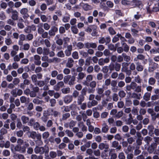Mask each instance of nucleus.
Wrapping results in <instances>:
<instances>
[{
	"mask_svg": "<svg viewBox=\"0 0 159 159\" xmlns=\"http://www.w3.org/2000/svg\"><path fill=\"white\" fill-rule=\"evenodd\" d=\"M109 154L110 159H116L117 158V154L116 153H112L111 151L110 152Z\"/></svg>",
	"mask_w": 159,
	"mask_h": 159,
	"instance_id": "nucleus-45",
	"label": "nucleus"
},
{
	"mask_svg": "<svg viewBox=\"0 0 159 159\" xmlns=\"http://www.w3.org/2000/svg\"><path fill=\"white\" fill-rule=\"evenodd\" d=\"M70 116V114L69 113L63 114L62 116V120H66Z\"/></svg>",
	"mask_w": 159,
	"mask_h": 159,
	"instance_id": "nucleus-48",
	"label": "nucleus"
},
{
	"mask_svg": "<svg viewBox=\"0 0 159 159\" xmlns=\"http://www.w3.org/2000/svg\"><path fill=\"white\" fill-rule=\"evenodd\" d=\"M152 138L148 136H146L143 139V141L148 145L152 141Z\"/></svg>",
	"mask_w": 159,
	"mask_h": 159,
	"instance_id": "nucleus-29",
	"label": "nucleus"
},
{
	"mask_svg": "<svg viewBox=\"0 0 159 159\" xmlns=\"http://www.w3.org/2000/svg\"><path fill=\"white\" fill-rule=\"evenodd\" d=\"M122 56L123 57L124 60L126 62H129L131 59L130 56L127 55L125 53H122Z\"/></svg>",
	"mask_w": 159,
	"mask_h": 159,
	"instance_id": "nucleus-35",
	"label": "nucleus"
},
{
	"mask_svg": "<svg viewBox=\"0 0 159 159\" xmlns=\"http://www.w3.org/2000/svg\"><path fill=\"white\" fill-rule=\"evenodd\" d=\"M97 85V83L95 81H92L90 83L89 86L90 88L94 89Z\"/></svg>",
	"mask_w": 159,
	"mask_h": 159,
	"instance_id": "nucleus-61",
	"label": "nucleus"
},
{
	"mask_svg": "<svg viewBox=\"0 0 159 159\" xmlns=\"http://www.w3.org/2000/svg\"><path fill=\"white\" fill-rule=\"evenodd\" d=\"M58 58L57 57H54L52 59H49L48 63H55L58 62Z\"/></svg>",
	"mask_w": 159,
	"mask_h": 159,
	"instance_id": "nucleus-43",
	"label": "nucleus"
},
{
	"mask_svg": "<svg viewBox=\"0 0 159 159\" xmlns=\"http://www.w3.org/2000/svg\"><path fill=\"white\" fill-rule=\"evenodd\" d=\"M61 91L63 93L67 94L70 92V89L69 88H65L61 89Z\"/></svg>",
	"mask_w": 159,
	"mask_h": 159,
	"instance_id": "nucleus-57",
	"label": "nucleus"
},
{
	"mask_svg": "<svg viewBox=\"0 0 159 159\" xmlns=\"http://www.w3.org/2000/svg\"><path fill=\"white\" fill-rule=\"evenodd\" d=\"M43 54L44 55H47L49 54V52H50V50L49 48H48L47 47H44L43 49Z\"/></svg>",
	"mask_w": 159,
	"mask_h": 159,
	"instance_id": "nucleus-59",
	"label": "nucleus"
},
{
	"mask_svg": "<svg viewBox=\"0 0 159 159\" xmlns=\"http://www.w3.org/2000/svg\"><path fill=\"white\" fill-rule=\"evenodd\" d=\"M70 78L68 82V84L70 86L73 85L75 84V82L76 79L74 74Z\"/></svg>",
	"mask_w": 159,
	"mask_h": 159,
	"instance_id": "nucleus-30",
	"label": "nucleus"
},
{
	"mask_svg": "<svg viewBox=\"0 0 159 159\" xmlns=\"http://www.w3.org/2000/svg\"><path fill=\"white\" fill-rule=\"evenodd\" d=\"M123 112L122 111H121L118 112H117L115 117L118 119L120 118L121 117L123 116Z\"/></svg>",
	"mask_w": 159,
	"mask_h": 159,
	"instance_id": "nucleus-54",
	"label": "nucleus"
},
{
	"mask_svg": "<svg viewBox=\"0 0 159 159\" xmlns=\"http://www.w3.org/2000/svg\"><path fill=\"white\" fill-rule=\"evenodd\" d=\"M73 100V98L72 96L68 95L65 96L64 98V101L66 103H70Z\"/></svg>",
	"mask_w": 159,
	"mask_h": 159,
	"instance_id": "nucleus-19",
	"label": "nucleus"
},
{
	"mask_svg": "<svg viewBox=\"0 0 159 159\" xmlns=\"http://www.w3.org/2000/svg\"><path fill=\"white\" fill-rule=\"evenodd\" d=\"M111 147L115 148L116 151H119L121 148V146L119 144V142L116 141H114L111 143Z\"/></svg>",
	"mask_w": 159,
	"mask_h": 159,
	"instance_id": "nucleus-8",
	"label": "nucleus"
},
{
	"mask_svg": "<svg viewBox=\"0 0 159 159\" xmlns=\"http://www.w3.org/2000/svg\"><path fill=\"white\" fill-rule=\"evenodd\" d=\"M141 86L138 85L136 83L134 82H131L129 85L126 86V89L128 91H130L131 90H134L137 93H140L142 91Z\"/></svg>",
	"mask_w": 159,
	"mask_h": 159,
	"instance_id": "nucleus-2",
	"label": "nucleus"
},
{
	"mask_svg": "<svg viewBox=\"0 0 159 159\" xmlns=\"http://www.w3.org/2000/svg\"><path fill=\"white\" fill-rule=\"evenodd\" d=\"M43 41L44 43L46 46L47 48H49L51 47V43L50 41L47 39H43L40 42Z\"/></svg>",
	"mask_w": 159,
	"mask_h": 159,
	"instance_id": "nucleus-36",
	"label": "nucleus"
},
{
	"mask_svg": "<svg viewBox=\"0 0 159 159\" xmlns=\"http://www.w3.org/2000/svg\"><path fill=\"white\" fill-rule=\"evenodd\" d=\"M21 119L23 124H26L29 122V118L25 116H22L21 117Z\"/></svg>",
	"mask_w": 159,
	"mask_h": 159,
	"instance_id": "nucleus-32",
	"label": "nucleus"
},
{
	"mask_svg": "<svg viewBox=\"0 0 159 159\" xmlns=\"http://www.w3.org/2000/svg\"><path fill=\"white\" fill-rule=\"evenodd\" d=\"M157 144L155 143H153L151 145V148H149L148 151L149 153H152L154 150V148L157 146Z\"/></svg>",
	"mask_w": 159,
	"mask_h": 159,
	"instance_id": "nucleus-24",
	"label": "nucleus"
},
{
	"mask_svg": "<svg viewBox=\"0 0 159 159\" xmlns=\"http://www.w3.org/2000/svg\"><path fill=\"white\" fill-rule=\"evenodd\" d=\"M98 148L101 150L105 149L104 151L107 152L109 148V145L106 143H101L98 145Z\"/></svg>",
	"mask_w": 159,
	"mask_h": 159,
	"instance_id": "nucleus-10",
	"label": "nucleus"
},
{
	"mask_svg": "<svg viewBox=\"0 0 159 159\" xmlns=\"http://www.w3.org/2000/svg\"><path fill=\"white\" fill-rule=\"evenodd\" d=\"M23 46V49L25 51H28L30 48V46L29 43H25L22 45Z\"/></svg>",
	"mask_w": 159,
	"mask_h": 159,
	"instance_id": "nucleus-51",
	"label": "nucleus"
},
{
	"mask_svg": "<svg viewBox=\"0 0 159 159\" xmlns=\"http://www.w3.org/2000/svg\"><path fill=\"white\" fill-rule=\"evenodd\" d=\"M31 79L32 82L36 85L38 80H37V76L36 74L32 75L31 77Z\"/></svg>",
	"mask_w": 159,
	"mask_h": 159,
	"instance_id": "nucleus-34",
	"label": "nucleus"
},
{
	"mask_svg": "<svg viewBox=\"0 0 159 159\" xmlns=\"http://www.w3.org/2000/svg\"><path fill=\"white\" fill-rule=\"evenodd\" d=\"M58 31L57 27L53 26L52 27L48 32V34L50 36H53L55 34V33Z\"/></svg>",
	"mask_w": 159,
	"mask_h": 159,
	"instance_id": "nucleus-14",
	"label": "nucleus"
},
{
	"mask_svg": "<svg viewBox=\"0 0 159 159\" xmlns=\"http://www.w3.org/2000/svg\"><path fill=\"white\" fill-rule=\"evenodd\" d=\"M156 82L155 79L153 77H150L149 78L148 80V83L150 85H154Z\"/></svg>",
	"mask_w": 159,
	"mask_h": 159,
	"instance_id": "nucleus-40",
	"label": "nucleus"
},
{
	"mask_svg": "<svg viewBox=\"0 0 159 159\" xmlns=\"http://www.w3.org/2000/svg\"><path fill=\"white\" fill-rule=\"evenodd\" d=\"M49 156L52 158H54L57 156V153L53 151H50L49 152Z\"/></svg>",
	"mask_w": 159,
	"mask_h": 159,
	"instance_id": "nucleus-50",
	"label": "nucleus"
},
{
	"mask_svg": "<svg viewBox=\"0 0 159 159\" xmlns=\"http://www.w3.org/2000/svg\"><path fill=\"white\" fill-rule=\"evenodd\" d=\"M84 100V97L81 95H80L77 97V103L78 105H80L82 102H83Z\"/></svg>",
	"mask_w": 159,
	"mask_h": 159,
	"instance_id": "nucleus-28",
	"label": "nucleus"
},
{
	"mask_svg": "<svg viewBox=\"0 0 159 159\" xmlns=\"http://www.w3.org/2000/svg\"><path fill=\"white\" fill-rule=\"evenodd\" d=\"M83 9L85 11H88L92 9V7L87 3H85L83 5Z\"/></svg>",
	"mask_w": 159,
	"mask_h": 159,
	"instance_id": "nucleus-31",
	"label": "nucleus"
},
{
	"mask_svg": "<svg viewBox=\"0 0 159 159\" xmlns=\"http://www.w3.org/2000/svg\"><path fill=\"white\" fill-rule=\"evenodd\" d=\"M70 15L68 13H66L62 17V21L64 23L68 22L70 19Z\"/></svg>",
	"mask_w": 159,
	"mask_h": 159,
	"instance_id": "nucleus-20",
	"label": "nucleus"
},
{
	"mask_svg": "<svg viewBox=\"0 0 159 159\" xmlns=\"http://www.w3.org/2000/svg\"><path fill=\"white\" fill-rule=\"evenodd\" d=\"M55 13L56 15H53L52 16V19L54 21L56 22V21L59 20L57 16H62V11L60 10L57 11L55 12Z\"/></svg>",
	"mask_w": 159,
	"mask_h": 159,
	"instance_id": "nucleus-11",
	"label": "nucleus"
},
{
	"mask_svg": "<svg viewBox=\"0 0 159 159\" xmlns=\"http://www.w3.org/2000/svg\"><path fill=\"white\" fill-rule=\"evenodd\" d=\"M112 97L113 101L114 102H116L119 100L118 95L116 93H114L112 94Z\"/></svg>",
	"mask_w": 159,
	"mask_h": 159,
	"instance_id": "nucleus-46",
	"label": "nucleus"
},
{
	"mask_svg": "<svg viewBox=\"0 0 159 159\" xmlns=\"http://www.w3.org/2000/svg\"><path fill=\"white\" fill-rule=\"evenodd\" d=\"M135 82L138 84H140L142 82V79L139 75H137L134 78Z\"/></svg>",
	"mask_w": 159,
	"mask_h": 159,
	"instance_id": "nucleus-63",
	"label": "nucleus"
},
{
	"mask_svg": "<svg viewBox=\"0 0 159 159\" xmlns=\"http://www.w3.org/2000/svg\"><path fill=\"white\" fill-rule=\"evenodd\" d=\"M20 13L22 15H23V18L24 19H26L29 16L28 14V10L26 8H23L21 9L20 10Z\"/></svg>",
	"mask_w": 159,
	"mask_h": 159,
	"instance_id": "nucleus-7",
	"label": "nucleus"
},
{
	"mask_svg": "<svg viewBox=\"0 0 159 159\" xmlns=\"http://www.w3.org/2000/svg\"><path fill=\"white\" fill-rule=\"evenodd\" d=\"M84 45L86 48H95L97 47V45L95 43H90L88 42L85 43Z\"/></svg>",
	"mask_w": 159,
	"mask_h": 159,
	"instance_id": "nucleus-21",
	"label": "nucleus"
},
{
	"mask_svg": "<svg viewBox=\"0 0 159 159\" xmlns=\"http://www.w3.org/2000/svg\"><path fill=\"white\" fill-rule=\"evenodd\" d=\"M65 132L67 134V136L69 137H72L74 135L73 131H72L68 129H66L65 131Z\"/></svg>",
	"mask_w": 159,
	"mask_h": 159,
	"instance_id": "nucleus-37",
	"label": "nucleus"
},
{
	"mask_svg": "<svg viewBox=\"0 0 159 159\" xmlns=\"http://www.w3.org/2000/svg\"><path fill=\"white\" fill-rule=\"evenodd\" d=\"M33 58L34 64L37 66H39L41 65V63L40 61L41 57L39 55L36 54L34 56Z\"/></svg>",
	"mask_w": 159,
	"mask_h": 159,
	"instance_id": "nucleus-9",
	"label": "nucleus"
},
{
	"mask_svg": "<svg viewBox=\"0 0 159 159\" xmlns=\"http://www.w3.org/2000/svg\"><path fill=\"white\" fill-rule=\"evenodd\" d=\"M129 94L130 97L131 98H135L138 99H140V98L138 94L135 93V92H133L132 93H129Z\"/></svg>",
	"mask_w": 159,
	"mask_h": 159,
	"instance_id": "nucleus-25",
	"label": "nucleus"
},
{
	"mask_svg": "<svg viewBox=\"0 0 159 159\" xmlns=\"http://www.w3.org/2000/svg\"><path fill=\"white\" fill-rule=\"evenodd\" d=\"M34 152L36 154H39L40 155H42L43 154H48L49 151V148L46 146L44 147H39L38 146H36L34 149Z\"/></svg>",
	"mask_w": 159,
	"mask_h": 159,
	"instance_id": "nucleus-3",
	"label": "nucleus"
},
{
	"mask_svg": "<svg viewBox=\"0 0 159 159\" xmlns=\"http://www.w3.org/2000/svg\"><path fill=\"white\" fill-rule=\"evenodd\" d=\"M96 90L97 94H103L102 93L104 91L103 88H101L99 87V85L98 84L96 89Z\"/></svg>",
	"mask_w": 159,
	"mask_h": 159,
	"instance_id": "nucleus-33",
	"label": "nucleus"
},
{
	"mask_svg": "<svg viewBox=\"0 0 159 159\" xmlns=\"http://www.w3.org/2000/svg\"><path fill=\"white\" fill-rule=\"evenodd\" d=\"M19 16L18 12L16 10H14L11 14V18L15 20H18Z\"/></svg>",
	"mask_w": 159,
	"mask_h": 159,
	"instance_id": "nucleus-17",
	"label": "nucleus"
},
{
	"mask_svg": "<svg viewBox=\"0 0 159 159\" xmlns=\"http://www.w3.org/2000/svg\"><path fill=\"white\" fill-rule=\"evenodd\" d=\"M114 66L115 70L116 71H118L120 70L121 68L120 64L116 62L115 64H114Z\"/></svg>",
	"mask_w": 159,
	"mask_h": 159,
	"instance_id": "nucleus-53",
	"label": "nucleus"
},
{
	"mask_svg": "<svg viewBox=\"0 0 159 159\" xmlns=\"http://www.w3.org/2000/svg\"><path fill=\"white\" fill-rule=\"evenodd\" d=\"M33 126L34 128L36 130H39L41 131H44L46 129L44 126L40 125V124L37 122H35Z\"/></svg>",
	"mask_w": 159,
	"mask_h": 159,
	"instance_id": "nucleus-6",
	"label": "nucleus"
},
{
	"mask_svg": "<svg viewBox=\"0 0 159 159\" xmlns=\"http://www.w3.org/2000/svg\"><path fill=\"white\" fill-rule=\"evenodd\" d=\"M74 75L75 76L77 81L78 82H81L86 76V74L84 72H80L78 73L75 72Z\"/></svg>",
	"mask_w": 159,
	"mask_h": 159,
	"instance_id": "nucleus-5",
	"label": "nucleus"
},
{
	"mask_svg": "<svg viewBox=\"0 0 159 159\" xmlns=\"http://www.w3.org/2000/svg\"><path fill=\"white\" fill-rule=\"evenodd\" d=\"M19 40L18 41V45L20 46H22L23 45V41L26 40L25 37L23 34H20L19 36Z\"/></svg>",
	"mask_w": 159,
	"mask_h": 159,
	"instance_id": "nucleus-18",
	"label": "nucleus"
},
{
	"mask_svg": "<svg viewBox=\"0 0 159 159\" xmlns=\"http://www.w3.org/2000/svg\"><path fill=\"white\" fill-rule=\"evenodd\" d=\"M28 141V140H25V145L23 146L17 144L14 148L15 150L21 153H25L26 152V148L30 146Z\"/></svg>",
	"mask_w": 159,
	"mask_h": 159,
	"instance_id": "nucleus-4",
	"label": "nucleus"
},
{
	"mask_svg": "<svg viewBox=\"0 0 159 159\" xmlns=\"http://www.w3.org/2000/svg\"><path fill=\"white\" fill-rule=\"evenodd\" d=\"M91 101H89L87 103V107L88 108H91L92 107L94 106L98 105V102L96 100H91Z\"/></svg>",
	"mask_w": 159,
	"mask_h": 159,
	"instance_id": "nucleus-16",
	"label": "nucleus"
},
{
	"mask_svg": "<svg viewBox=\"0 0 159 159\" xmlns=\"http://www.w3.org/2000/svg\"><path fill=\"white\" fill-rule=\"evenodd\" d=\"M50 80V78L46 77L44 80H38L36 85H38L39 87H43V89L44 91H47L49 89V85H48Z\"/></svg>",
	"mask_w": 159,
	"mask_h": 159,
	"instance_id": "nucleus-1",
	"label": "nucleus"
},
{
	"mask_svg": "<svg viewBox=\"0 0 159 159\" xmlns=\"http://www.w3.org/2000/svg\"><path fill=\"white\" fill-rule=\"evenodd\" d=\"M34 38L33 35L31 33H29L26 36V40L28 41L32 40Z\"/></svg>",
	"mask_w": 159,
	"mask_h": 159,
	"instance_id": "nucleus-42",
	"label": "nucleus"
},
{
	"mask_svg": "<svg viewBox=\"0 0 159 159\" xmlns=\"http://www.w3.org/2000/svg\"><path fill=\"white\" fill-rule=\"evenodd\" d=\"M118 95L121 98H124L126 96V93L123 90H121L119 91Z\"/></svg>",
	"mask_w": 159,
	"mask_h": 159,
	"instance_id": "nucleus-55",
	"label": "nucleus"
},
{
	"mask_svg": "<svg viewBox=\"0 0 159 159\" xmlns=\"http://www.w3.org/2000/svg\"><path fill=\"white\" fill-rule=\"evenodd\" d=\"M30 86L32 88V91L34 92L37 93H38L39 91V86H34L32 84H31Z\"/></svg>",
	"mask_w": 159,
	"mask_h": 159,
	"instance_id": "nucleus-38",
	"label": "nucleus"
},
{
	"mask_svg": "<svg viewBox=\"0 0 159 159\" xmlns=\"http://www.w3.org/2000/svg\"><path fill=\"white\" fill-rule=\"evenodd\" d=\"M40 19L43 22H47L48 20V18L44 15H41L40 16Z\"/></svg>",
	"mask_w": 159,
	"mask_h": 159,
	"instance_id": "nucleus-64",
	"label": "nucleus"
},
{
	"mask_svg": "<svg viewBox=\"0 0 159 159\" xmlns=\"http://www.w3.org/2000/svg\"><path fill=\"white\" fill-rule=\"evenodd\" d=\"M38 140L39 142V145H41L43 144V142L41 141V136L40 134H36L35 138Z\"/></svg>",
	"mask_w": 159,
	"mask_h": 159,
	"instance_id": "nucleus-44",
	"label": "nucleus"
},
{
	"mask_svg": "<svg viewBox=\"0 0 159 159\" xmlns=\"http://www.w3.org/2000/svg\"><path fill=\"white\" fill-rule=\"evenodd\" d=\"M5 42L6 44L8 46L10 45L13 43L12 41L10 38H5Z\"/></svg>",
	"mask_w": 159,
	"mask_h": 159,
	"instance_id": "nucleus-41",
	"label": "nucleus"
},
{
	"mask_svg": "<svg viewBox=\"0 0 159 159\" xmlns=\"http://www.w3.org/2000/svg\"><path fill=\"white\" fill-rule=\"evenodd\" d=\"M74 61L71 57H69L67 59V62L66 64V66L69 68L72 67L74 65Z\"/></svg>",
	"mask_w": 159,
	"mask_h": 159,
	"instance_id": "nucleus-12",
	"label": "nucleus"
},
{
	"mask_svg": "<svg viewBox=\"0 0 159 159\" xmlns=\"http://www.w3.org/2000/svg\"><path fill=\"white\" fill-rule=\"evenodd\" d=\"M102 131L103 133H107L108 131L109 127L107 124L104 122L102 125Z\"/></svg>",
	"mask_w": 159,
	"mask_h": 159,
	"instance_id": "nucleus-22",
	"label": "nucleus"
},
{
	"mask_svg": "<svg viewBox=\"0 0 159 159\" xmlns=\"http://www.w3.org/2000/svg\"><path fill=\"white\" fill-rule=\"evenodd\" d=\"M103 96V94H97L95 95V99L97 101H100L101 100L102 97Z\"/></svg>",
	"mask_w": 159,
	"mask_h": 159,
	"instance_id": "nucleus-52",
	"label": "nucleus"
},
{
	"mask_svg": "<svg viewBox=\"0 0 159 159\" xmlns=\"http://www.w3.org/2000/svg\"><path fill=\"white\" fill-rule=\"evenodd\" d=\"M20 100L22 103H26L29 102L30 98L25 96H22L20 98Z\"/></svg>",
	"mask_w": 159,
	"mask_h": 159,
	"instance_id": "nucleus-23",
	"label": "nucleus"
},
{
	"mask_svg": "<svg viewBox=\"0 0 159 159\" xmlns=\"http://www.w3.org/2000/svg\"><path fill=\"white\" fill-rule=\"evenodd\" d=\"M13 157L16 159H24L25 158L24 155L20 154L15 153L14 154Z\"/></svg>",
	"mask_w": 159,
	"mask_h": 159,
	"instance_id": "nucleus-39",
	"label": "nucleus"
},
{
	"mask_svg": "<svg viewBox=\"0 0 159 159\" xmlns=\"http://www.w3.org/2000/svg\"><path fill=\"white\" fill-rule=\"evenodd\" d=\"M14 20L11 19H9L7 20V24L9 25L14 26L15 25V23L14 21Z\"/></svg>",
	"mask_w": 159,
	"mask_h": 159,
	"instance_id": "nucleus-49",
	"label": "nucleus"
},
{
	"mask_svg": "<svg viewBox=\"0 0 159 159\" xmlns=\"http://www.w3.org/2000/svg\"><path fill=\"white\" fill-rule=\"evenodd\" d=\"M136 66V70L139 72H141L143 71L144 69V67L142 65L141 63L137 61L135 63Z\"/></svg>",
	"mask_w": 159,
	"mask_h": 159,
	"instance_id": "nucleus-15",
	"label": "nucleus"
},
{
	"mask_svg": "<svg viewBox=\"0 0 159 159\" xmlns=\"http://www.w3.org/2000/svg\"><path fill=\"white\" fill-rule=\"evenodd\" d=\"M103 78V75L102 73H98L96 76V78L98 80H102Z\"/></svg>",
	"mask_w": 159,
	"mask_h": 159,
	"instance_id": "nucleus-62",
	"label": "nucleus"
},
{
	"mask_svg": "<svg viewBox=\"0 0 159 159\" xmlns=\"http://www.w3.org/2000/svg\"><path fill=\"white\" fill-rule=\"evenodd\" d=\"M10 151L7 149L4 150L2 152V154L4 157L9 156L10 155Z\"/></svg>",
	"mask_w": 159,
	"mask_h": 159,
	"instance_id": "nucleus-47",
	"label": "nucleus"
},
{
	"mask_svg": "<svg viewBox=\"0 0 159 159\" xmlns=\"http://www.w3.org/2000/svg\"><path fill=\"white\" fill-rule=\"evenodd\" d=\"M157 64L155 62L152 61H150L149 63L150 67L149 68V71L150 72H152L155 69L157 66Z\"/></svg>",
	"mask_w": 159,
	"mask_h": 159,
	"instance_id": "nucleus-13",
	"label": "nucleus"
},
{
	"mask_svg": "<svg viewBox=\"0 0 159 159\" xmlns=\"http://www.w3.org/2000/svg\"><path fill=\"white\" fill-rule=\"evenodd\" d=\"M6 19V16L3 11H1L0 13V19L4 20Z\"/></svg>",
	"mask_w": 159,
	"mask_h": 159,
	"instance_id": "nucleus-56",
	"label": "nucleus"
},
{
	"mask_svg": "<svg viewBox=\"0 0 159 159\" xmlns=\"http://www.w3.org/2000/svg\"><path fill=\"white\" fill-rule=\"evenodd\" d=\"M148 129L149 130V134L151 136L152 134H153L154 130L155 129L154 126L152 125H149L148 126Z\"/></svg>",
	"mask_w": 159,
	"mask_h": 159,
	"instance_id": "nucleus-27",
	"label": "nucleus"
},
{
	"mask_svg": "<svg viewBox=\"0 0 159 159\" xmlns=\"http://www.w3.org/2000/svg\"><path fill=\"white\" fill-rule=\"evenodd\" d=\"M32 102L34 103L37 105L41 104L42 102V101L39 100L37 98H35L32 101Z\"/></svg>",
	"mask_w": 159,
	"mask_h": 159,
	"instance_id": "nucleus-60",
	"label": "nucleus"
},
{
	"mask_svg": "<svg viewBox=\"0 0 159 159\" xmlns=\"http://www.w3.org/2000/svg\"><path fill=\"white\" fill-rule=\"evenodd\" d=\"M35 122V120L34 118H32L29 120L28 124L29 126H33Z\"/></svg>",
	"mask_w": 159,
	"mask_h": 159,
	"instance_id": "nucleus-58",
	"label": "nucleus"
},
{
	"mask_svg": "<svg viewBox=\"0 0 159 159\" xmlns=\"http://www.w3.org/2000/svg\"><path fill=\"white\" fill-rule=\"evenodd\" d=\"M151 93L148 92H146L145 93L143 96V99L146 101H149L151 97Z\"/></svg>",
	"mask_w": 159,
	"mask_h": 159,
	"instance_id": "nucleus-26",
	"label": "nucleus"
}]
</instances>
